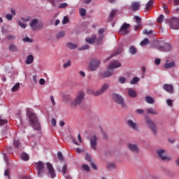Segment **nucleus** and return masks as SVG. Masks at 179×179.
I'll use <instances>...</instances> for the list:
<instances>
[{
  "label": "nucleus",
  "instance_id": "14",
  "mask_svg": "<svg viewBox=\"0 0 179 179\" xmlns=\"http://www.w3.org/2000/svg\"><path fill=\"white\" fill-rule=\"evenodd\" d=\"M158 50L162 52H167V51L171 50V45L170 43H164V45L159 46Z\"/></svg>",
  "mask_w": 179,
  "mask_h": 179
},
{
  "label": "nucleus",
  "instance_id": "15",
  "mask_svg": "<svg viewBox=\"0 0 179 179\" xmlns=\"http://www.w3.org/2000/svg\"><path fill=\"white\" fill-rule=\"evenodd\" d=\"M163 89L165 90V92L170 93V94L174 93V87H173V85L164 84L163 85Z\"/></svg>",
  "mask_w": 179,
  "mask_h": 179
},
{
  "label": "nucleus",
  "instance_id": "61",
  "mask_svg": "<svg viewBox=\"0 0 179 179\" xmlns=\"http://www.w3.org/2000/svg\"><path fill=\"white\" fill-rule=\"evenodd\" d=\"M155 62L156 65H160V63L162 62V61L160 60V59L157 58L155 59Z\"/></svg>",
  "mask_w": 179,
  "mask_h": 179
},
{
  "label": "nucleus",
  "instance_id": "49",
  "mask_svg": "<svg viewBox=\"0 0 179 179\" xmlns=\"http://www.w3.org/2000/svg\"><path fill=\"white\" fill-rule=\"evenodd\" d=\"M59 9H64L65 8H68V3H62L59 6Z\"/></svg>",
  "mask_w": 179,
  "mask_h": 179
},
{
  "label": "nucleus",
  "instance_id": "50",
  "mask_svg": "<svg viewBox=\"0 0 179 179\" xmlns=\"http://www.w3.org/2000/svg\"><path fill=\"white\" fill-rule=\"evenodd\" d=\"M85 160L87 162H92V155L87 153L85 155Z\"/></svg>",
  "mask_w": 179,
  "mask_h": 179
},
{
  "label": "nucleus",
  "instance_id": "11",
  "mask_svg": "<svg viewBox=\"0 0 179 179\" xmlns=\"http://www.w3.org/2000/svg\"><path fill=\"white\" fill-rule=\"evenodd\" d=\"M97 141H99V138L94 135L92 136L90 138V147L93 150H96L97 149Z\"/></svg>",
  "mask_w": 179,
  "mask_h": 179
},
{
  "label": "nucleus",
  "instance_id": "53",
  "mask_svg": "<svg viewBox=\"0 0 179 179\" xmlns=\"http://www.w3.org/2000/svg\"><path fill=\"white\" fill-rule=\"evenodd\" d=\"M166 104H167L169 107H173V100H171V99H167V100H166Z\"/></svg>",
  "mask_w": 179,
  "mask_h": 179
},
{
  "label": "nucleus",
  "instance_id": "29",
  "mask_svg": "<svg viewBox=\"0 0 179 179\" xmlns=\"http://www.w3.org/2000/svg\"><path fill=\"white\" fill-rule=\"evenodd\" d=\"M87 93L88 94H91L92 96H99V91L88 90Z\"/></svg>",
  "mask_w": 179,
  "mask_h": 179
},
{
  "label": "nucleus",
  "instance_id": "56",
  "mask_svg": "<svg viewBox=\"0 0 179 179\" xmlns=\"http://www.w3.org/2000/svg\"><path fill=\"white\" fill-rule=\"evenodd\" d=\"M7 38L8 40H15V38H16V36L15 35L10 34L7 36Z\"/></svg>",
  "mask_w": 179,
  "mask_h": 179
},
{
  "label": "nucleus",
  "instance_id": "55",
  "mask_svg": "<svg viewBox=\"0 0 179 179\" xmlns=\"http://www.w3.org/2000/svg\"><path fill=\"white\" fill-rule=\"evenodd\" d=\"M125 80H127L125 79L124 77H120L118 79L119 83H125Z\"/></svg>",
  "mask_w": 179,
  "mask_h": 179
},
{
  "label": "nucleus",
  "instance_id": "38",
  "mask_svg": "<svg viewBox=\"0 0 179 179\" xmlns=\"http://www.w3.org/2000/svg\"><path fill=\"white\" fill-rule=\"evenodd\" d=\"M17 24H18V26L22 27V29H26V27H27V24H24V23L22 22L21 21H18Z\"/></svg>",
  "mask_w": 179,
  "mask_h": 179
},
{
  "label": "nucleus",
  "instance_id": "2",
  "mask_svg": "<svg viewBox=\"0 0 179 179\" xmlns=\"http://www.w3.org/2000/svg\"><path fill=\"white\" fill-rule=\"evenodd\" d=\"M28 118L29 123L34 129H35L36 131H40V129H41L40 122H38V118L37 117V115H36V114L33 113H29Z\"/></svg>",
  "mask_w": 179,
  "mask_h": 179
},
{
  "label": "nucleus",
  "instance_id": "33",
  "mask_svg": "<svg viewBox=\"0 0 179 179\" xmlns=\"http://www.w3.org/2000/svg\"><path fill=\"white\" fill-rule=\"evenodd\" d=\"M4 176L8 178V179H10V169H7L4 171Z\"/></svg>",
  "mask_w": 179,
  "mask_h": 179
},
{
  "label": "nucleus",
  "instance_id": "47",
  "mask_svg": "<svg viewBox=\"0 0 179 179\" xmlns=\"http://www.w3.org/2000/svg\"><path fill=\"white\" fill-rule=\"evenodd\" d=\"M22 41H24V43H33V39L29 37H26L22 39Z\"/></svg>",
  "mask_w": 179,
  "mask_h": 179
},
{
  "label": "nucleus",
  "instance_id": "5",
  "mask_svg": "<svg viewBox=\"0 0 179 179\" xmlns=\"http://www.w3.org/2000/svg\"><path fill=\"white\" fill-rule=\"evenodd\" d=\"M145 122L148 127H149V128L152 129L154 135H156V134H157V127H156V124H155V122H153V120H150V117L146 116Z\"/></svg>",
  "mask_w": 179,
  "mask_h": 179
},
{
  "label": "nucleus",
  "instance_id": "62",
  "mask_svg": "<svg viewBox=\"0 0 179 179\" xmlns=\"http://www.w3.org/2000/svg\"><path fill=\"white\" fill-rule=\"evenodd\" d=\"M52 125L55 127L57 125V120L55 118H52Z\"/></svg>",
  "mask_w": 179,
  "mask_h": 179
},
{
  "label": "nucleus",
  "instance_id": "23",
  "mask_svg": "<svg viewBox=\"0 0 179 179\" xmlns=\"http://www.w3.org/2000/svg\"><path fill=\"white\" fill-rule=\"evenodd\" d=\"M147 114H152L153 115H157V114H159V111L154 110L152 108H149L146 110Z\"/></svg>",
  "mask_w": 179,
  "mask_h": 179
},
{
  "label": "nucleus",
  "instance_id": "31",
  "mask_svg": "<svg viewBox=\"0 0 179 179\" xmlns=\"http://www.w3.org/2000/svg\"><path fill=\"white\" fill-rule=\"evenodd\" d=\"M13 146L14 148H19V146H20V141L17 138H15L13 141Z\"/></svg>",
  "mask_w": 179,
  "mask_h": 179
},
{
  "label": "nucleus",
  "instance_id": "6",
  "mask_svg": "<svg viewBox=\"0 0 179 179\" xmlns=\"http://www.w3.org/2000/svg\"><path fill=\"white\" fill-rule=\"evenodd\" d=\"M112 97L114 101H115V103H117V104H120L121 107H126L125 103H124V98H122V96H121L120 94H113Z\"/></svg>",
  "mask_w": 179,
  "mask_h": 179
},
{
  "label": "nucleus",
  "instance_id": "26",
  "mask_svg": "<svg viewBox=\"0 0 179 179\" xmlns=\"http://www.w3.org/2000/svg\"><path fill=\"white\" fill-rule=\"evenodd\" d=\"M86 43H88V44H94L96 41V36H94L92 38H87L85 39Z\"/></svg>",
  "mask_w": 179,
  "mask_h": 179
},
{
  "label": "nucleus",
  "instance_id": "63",
  "mask_svg": "<svg viewBox=\"0 0 179 179\" xmlns=\"http://www.w3.org/2000/svg\"><path fill=\"white\" fill-rule=\"evenodd\" d=\"M39 84L40 85H45V80H44V78H41L39 80Z\"/></svg>",
  "mask_w": 179,
  "mask_h": 179
},
{
  "label": "nucleus",
  "instance_id": "30",
  "mask_svg": "<svg viewBox=\"0 0 179 179\" xmlns=\"http://www.w3.org/2000/svg\"><path fill=\"white\" fill-rule=\"evenodd\" d=\"M129 52L132 55H135V54H136V48L131 46L129 49Z\"/></svg>",
  "mask_w": 179,
  "mask_h": 179
},
{
  "label": "nucleus",
  "instance_id": "46",
  "mask_svg": "<svg viewBox=\"0 0 179 179\" xmlns=\"http://www.w3.org/2000/svg\"><path fill=\"white\" fill-rule=\"evenodd\" d=\"M80 16H82L83 17L84 16H86V10L85 8H81L80 9Z\"/></svg>",
  "mask_w": 179,
  "mask_h": 179
},
{
  "label": "nucleus",
  "instance_id": "1",
  "mask_svg": "<svg viewBox=\"0 0 179 179\" xmlns=\"http://www.w3.org/2000/svg\"><path fill=\"white\" fill-rule=\"evenodd\" d=\"M121 63L118 61L115 60L110 63L109 66L108 67V71L101 73V78H110V76H113L114 71L113 69H116V68H120Z\"/></svg>",
  "mask_w": 179,
  "mask_h": 179
},
{
  "label": "nucleus",
  "instance_id": "57",
  "mask_svg": "<svg viewBox=\"0 0 179 179\" xmlns=\"http://www.w3.org/2000/svg\"><path fill=\"white\" fill-rule=\"evenodd\" d=\"M63 66L64 68H68V66H71V60H68L66 63H64Z\"/></svg>",
  "mask_w": 179,
  "mask_h": 179
},
{
  "label": "nucleus",
  "instance_id": "24",
  "mask_svg": "<svg viewBox=\"0 0 179 179\" xmlns=\"http://www.w3.org/2000/svg\"><path fill=\"white\" fill-rule=\"evenodd\" d=\"M33 61H34V57L33 55H30L27 57L26 64L27 65H30V64H33Z\"/></svg>",
  "mask_w": 179,
  "mask_h": 179
},
{
  "label": "nucleus",
  "instance_id": "45",
  "mask_svg": "<svg viewBox=\"0 0 179 179\" xmlns=\"http://www.w3.org/2000/svg\"><path fill=\"white\" fill-rule=\"evenodd\" d=\"M82 169L85 171H90V167H89L87 164H83L82 165Z\"/></svg>",
  "mask_w": 179,
  "mask_h": 179
},
{
  "label": "nucleus",
  "instance_id": "25",
  "mask_svg": "<svg viewBox=\"0 0 179 179\" xmlns=\"http://www.w3.org/2000/svg\"><path fill=\"white\" fill-rule=\"evenodd\" d=\"M145 100L148 104H153V103H155V99L150 96H146Z\"/></svg>",
  "mask_w": 179,
  "mask_h": 179
},
{
  "label": "nucleus",
  "instance_id": "64",
  "mask_svg": "<svg viewBox=\"0 0 179 179\" xmlns=\"http://www.w3.org/2000/svg\"><path fill=\"white\" fill-rule=\"evenodd\" d=\"M53 7H55V0H48Z\"/></svg>",
  "mask_w": 179,
  "mask_h": 179
},
{
  "label": "nucleus",
  "instance_id": "51",
  "mask_svg": "<svg viewBox=\"0 0 179 179\" xmlns=\"http://www.w3.org/2000/svg\"><path fill=\"white\" fill-rule=\"evenodd\" d=\"M8 124V120H3V119H0V125L2 127V125H5Z\"/></svg>",
  "mask_w": 179,
  "mask_h": 179
},
{
  "label": "nucleus",
  "instance_id": "16",
  "mask_svg": "<svg viewBox=\"0 0 179 179\" xmlns=\"http://www.w3.org/2000/svg\"><path fill=\"white\" fill-rule=\"evenodd\" d=\"M130 26L131 25L129 24H123L120 30V34H128V29H129Z\"/></svg>",
  "mask_w": 179,
  "mask_h": 179
},
{
  "label": "nucleus",
  "instance_id": "43",
  "mask_svg": "<svg viewBox=\"0 0 179 179\" xmlns=\"http://www.w3.org/2000/svg\"><path fill=\"white\" fill-rule=\"evenodd\" d=\"M115 15H117V10H113L111 12H110V14L109 15V17L112 20L115 16Z\"/></svg>",
  "mask_w": 179,
  "mask_h": 179
},
{
  "label": "nucleus",
  "instance_id": "39",
  "mask_svg": "<svg viewBox=\"0 0 179 179\" xmlns=\"http://www.w3.org/2000/svg\"><path fill=\"white\" fill-rule=\"evenodd\" d=\"M65 36V31H62L57 34V38H62Z\"/></svg>",
  "mask_w": 179,
  "mask_h": 179
},
{
  "label": "nucleus",
  "instance_id": "18",
  "mask_svg": "<svg viewBox=\"0 0 179 179\" xmlns=\"http://www.w3.org/2000/svg\"><path fill=\"white\" fill-rule=\"evenodd\" d=\"M140 8H141V3L138 1H134L131 3V9L133 12H136V10H139Z\"/></svg>",
  "mask_w": 179,
  "mask_h": 179
},
{
  "label": "nucleus",
  "instance_id": "27",
  "mask_svg": "<svg viewBox=\"0 0 179 179\" xmlns=\"http://www.w3.org/2000/svg\"><path fill=\"white\" fill-rule=\"evenodd\" d=\"M175 66H176V63H174V62H171L170 63H166L164 64V68L166 69H169L170 68H173Z\"/></svg>",
  "mask_w": 179,
  "mask_h": 179
},
{
  "label": "nucleus",
  "instance_id": "9",
  "mask_svg": "<svg viewBox=\"0 0 179 179\" xmlns=\"http://www.w3.org/2000/svg\"><path fill=\"white\" fill-rule=\"evenodd\" d=\"M157 153L161 160L163 162H170L171 158L169 157L166 156V151L164 150H158Z\"/></svg>",
  "mask_w": 179,
  "mask_h": 179
},
{
  "label": "nucleus",
  "instance_id": "8",
  "mask_svg": "<svg viewBox=\"0 0 179 179\" xmlns=\"http://www.w3.org/2000/svg\"><path fill=\"white\" fill-rule=\"evenodd\" d=\"M169 26L171 29L173 30H178L179 29V18L177 17H173L171 19Z\"/></svg>",
  "mask_w": 179,
  "mask_h": 179
},
{
  "label": "nucleus",
  "instance_id": "48",
  "mask_svg": "<svg viewBox=\"0 0 179 179\" xmlns=\"http://www.w3.org/2000/svg\"><path fill=\"white\" fill-rule=\"evenodd\" d=\"M89 48H90L89 45H84L81 46V47L79 48V50H80V51H83V50H89Z\"/></svg>",
  "mask_w": 179,
  "mask_h": 179
},
{
  "label": "nucleus",
  "instance_id": "12",
  "mask_svg": "<svg viewBox=\"0 0 179 179\" xmlns=\"http://www.w3.org/2000/svg\"><path fill=\"white\" fill-rule=\"evenodd\" d=\"M36 170L38 177H43V170H44V163L43 162H38L36 164Z\"/></svg>",
  "mask_w": 179,
  "mask_h": 179
},
{
  "label": "nucleus",
  "instance_id": "34",
  "mask_svg": "<svg viewBox=\"0 0 179 179\" xmlns=\"http://www.w3.org/2000/svg\"><path fill=\"white\" fill-rule=\"evenodd\" d=\"M164 21V15L163 14H161L157 20V23H163Z\"/></svg>",
  "mask_w": 179,
  "mask_h": 179
},
{
  "label": "nucleus",
  "instance_id": "40",
  "mask_svg": "<svg viewBox=\"0 0 179 179\" xmlns=\"http://www.w3.org/2000/svg\"><path fill=\"white\" fill-rule=\"evenodd\" d=\"M149 43V39L148 38H144L143 41H142L140 43V45H147V44Z\"/></svg>",
  "mask_w": 179,
  "mask_h": 179
},
{
  "label": "nucleus",
  "instance_id": "41",
  "mask_svg": "<svg viewBox=\"0 0 179 179\" xmlns=\"http://www.w3.org/2000/svg\"><path fill=\"white\" fill-rule=\"evenodd\" d=\"M138 82H139V78L134 77L130 83L131 85H135L136 83H138Z\"/></svg>",
  "mask_w": 179,
  "mask_h": 179
},
{
  "label": "nucleus",
  "instance_id": "19",
  "mask_svg": "<svg viewBox=\"0 0 179 179\" xmlns=\"http://www.w3.org/2000/svg\"><path fill=\"white\" fill-rule=\"evenodd\" d=\"M127 124L130 128L133 129L134 131H138V124L131 120H127Z\"/></svg>",
  "mask_w": 179,
  "mask_h": 179
},
{
  "label": "nucleus",
  "instance_id": "52",
  "mask_svg": "<svg viewBox=\"0 0 179 179\" xmlns=\"http://www.w3.org/2000/svg\"><path fill=\"white\" fill-rule=\"evenodd\" d=\"M62 23L63 24H66V23H69V18H68V17H64Z\"/></svg>",
  "mask_w": 179,
  "mask_h": 179
},
{
  "label": "nucleus",
  "instance_id": "4",
  "mask_svg": "<svg viewBox=\"0 0 179 179\" xmlns=\"http://www.w3.org/2000/svg\"><path fill=\"white\" fill-rule=\"evenodd\" d=\"M29 25L31 30L34 31L41 30V29H43V24L39 22L38 19L31 20Z\"/></svg>",
  "mask_w": 179,
  "mask_h": 179
},
{
  "label": "nucleus",
  "instance_id": "35",
  "mask_svg": "<svg viewBox=\"0 0 179 179\" xmlns=\"http://www.w3.org/2000/svg\"><path fill=\"white\" fill-rule=\"evenodd\" d=\"M10 51H12L13 52H16L17 51V47L15 45H10L9 47Z\"/></svg>",
  "mask_w": 179,
  "mask_h": 179
},
{
  "label": "nucleus",
  "instance_id": "58",
  "mask_svg": "<svg viewBox=\"0 0 179 179\" xmlns=\"http://www.w3.org/2000/svg\"><path fill=\"white\" fill-rule=\"evenodd\" d=\"M101 41H103V35H99V37L96 39V43H98V44H100Z\"/></svg>",
  "mask_w": 179,
  "mask_h": 179
},
{
  "label": "nucleus",
  "instance_id": "28",
  "mask_svg": "<svg viewBox=\"0 0 179 179\" xmlns=\"http://www.w3.org/2000/svg\"><path fill=\"white\" fill-rule=\"evenodd\" d=\"M19 89H20V83H17L12 87L11 91L13 92H17Z\"/></svg>",
  "mask_w": 179,
  "mask_h": 179
},
{
  "label": "nucleus",
  "instance_id": "13",
  "mask_svg": "<svg viewBox=\"0 0 179 179\" xmlns=\"http://www.w3.org/2000/svg\"><path fill=\"white\" fill-rule=\"evenodd\" d=\"M127 149H129L130 152H134V153H139V147L136 144H134V143L127 144Z\"/></svg>",
  "mask_w": 179,
  "mask_h": 179
},
{
  "label": "nucleus",
  "instance_id": "21",
  "mask_svg": "<svg viewBox=\"0 0 179 179\" xmlns=\"http://www.w3.org/2000/svg\"><path fill=\"white\" fill-rule=\"evenodd\" d=\"M128 96H129V97H131V99H135V97L138 96V94H136V92L132 90V88H129L128 90Z\"/></svg>",
  "mask_w": 179,
  "mask_h": 179
},
{
  "label": "nucleus",
  "instance_id": "20",
  "mask_svg": "<svg viewBox=\"0 0 179 179\" xmlns=\"http://www.w3.org/2000/svg\"><path fill=\"white\" fill-rule=\"evenodd\" d=\"M109 87H110V85L107 83L103 84L101 87V89L98 90V93L99 96H101V94H103V93H104V92H106Z\"/></svg>",
  "mask_w": 179,
  "mask_h": 179
},
{
  "label": "nucleus",
  "instance_id": "3",
  "mask_svg": "<svg viewBox=\"0 0 179 179\" xmlns=\"http://www.w3.org/2000/svg\"><path fill=\"white\" fill-rule=\"evenodd\" d=\"M85 99V92L80 91L76 96V99L71 101V107H76L78 106H80Z\"/></svg>",
  "mask_w": 179,
  "mask_h": 179
},
{
  "label": "nucleus",
  "instance_id": "37",
  "mask_svg": "<svg viewBox=\"0 0 179 179\" xmlns=\"http://www.w3.org/2000/svg\"><path fill=\"white\" fill-rule=\"evenodd\" d=\"M62 171L63 174H66V172L68 171V166H66V164L63 165Z\"/></svg>",
  "mask_w": 179,
  "mask_h": 179
},
{
  "label": "nucleus",
  "instance_id": "32",
  "mask_svg": "<svg viewBox=\"0 0 179 179\" xmlns=\"http://www.w3.org/2000/svg\"><path fill=\"white\" fill-rule=\"evenodd\" d=\"M21 159L22 160H24L25 162H27V160H29V155L23 152L21 154Z\"/></svg>",
  "mask_w": 179,
  "mask_h": 179
},
{
  "label": "nucleus",
  "instance_id": "22",
  "mask_svg": "<svg viewBox=\"0 0 179 179\" xmlns=\"http://www.w3.org/2000/svg\"><path fill=\"white\" fill-rule=\"evenodd\" d=\"M152 6H153V0H150L145 5L144 12H148V10H150Z\"/></svg>",
  "mask_w": 179,
  "mask_h": 179
},
{
  "label": "nucleus",
  "instance_id": "36",
  "mask_svg": "<svg viewBox=\"0 0 179 179\" xmlns=\"http://www.w3.org/2000/svg\"><path fill=\"white\" fill-rule=\"evenodd\" d=\"M67 47L71 50H75L78 46L73 43H67Z\"/></svg>",
  "mask_w": 179,
  "mask_h": 179
},
{
  "label": "nucleus",
  "instance_id": "44",
  "mask_svg": "<svg viewBox=\"0 0 179 179\" xmlns=\"http://www.w3.org/2000/svg\"><path fill=\"white\" fill-rule=\"evenodd\" d=\"M122 52V48L120 46L114 53L113 55H118V54H121Z\"/></svg>",
  "mask_w": 179,
  "mask_h": 179
},
{
  "label": "nucleus",
  "instance_id": "7",
  "mask_svg": "<svg viewBox=\"0 0 179 179\" xmlns=\"http://www.w3.org/2000/svg\"><path fill=\"white\" fill-rule=\"evenodd\" d=\"M46 167L48 170V174L50 176V178H55V177H57V173H55V169H54L52 164L50 162L46 163Z\"/></svg>",
  "mask_w": 179,
  "mask_h": 179
},
{
  "label": "nucleus",
  "instance_id": "54",
  "mask_svg": "<svg viewBox=\"0 0 179 179\" xmlns=\"http://www.w3.org/2000/svg\"><path fill=\"white\" fill-rule=\"evenodd\" d=\"M6 18L7 20H12L13 19V15H12V14H6Z\"/></svg>",
  "mask_w": 179,
  "mask_h": 179
},
{
  "label": "nucleus",
  "instance_id": "17",
  "mask_svg": "<svg viewBox=\"0 0 179 179\" xmlns=\"http://www.w3.org/2000/svg\"><path fill=\"white\" fill-rule=\"evenodd\" d=\"M134 19H135L136 22V25L134 26V30L136 31H138V30H139V27H141V26H142V22H141V17H138V15H135L134 17Z\"/></svg>",
  "mask_w": 179,
  "mask_h": 179
},
{
  "label": "nucleus",
  "instance_id": "42",
  "mask_svg": "<svg viewBox=\"0 0 179 179\" xmlns=\"http://www.w3.org/2000/svg\"><path fill=\"white\" fill-rule=\"evenodd\" d=\"M57 157L61 162H64V155L60 151L57 152Z\"/></svg>",
  "mask_w": 179,
  "mask_h": 179
},
{
  "label": "nucleus",
  "instance_id": "60",
  "mask_svg": "<svg viewBox=\"0 0 179 179\" xmlns=\"http://www.w3.org/2000/svg\"><path fill=\"white\" fill-rule=\"evenodd\" d=\"M143 33V34H152L153 33V31H148V29H144Z\"/></svg>",
  "mask_w": 179,
  "mask_h": 179
},
{
  "label": "nucleus",
  "instance_id": "59",
  "mask_svg": "<svg viewBox=\"0 0 179 179\" xmlns=\"http://www.w3.org/2000/svg\"><path fill=\"white\" fill-rule=\"evenodd\" d=\"M108 169H115V164L110 163L107 165Z\"/></svg>",
  "mask_w": 179,
  "mask_h": 179
},
{
  "label": "nucleus",
  "instance_id": "10",
  "mask_svg": "<svg viewBox=\"0 0 179 179\" xmlns=\"http://www.w3.org/2000/svg\"><path fill=\"white\" fill-rule=\"evenodd\" d=\"M99 66L100 60L94 59L90 62L89 69H90V71H96V69H97V68H99Z\"/></svg>",
  "mask_w": 179,
  "mask_h": 179
}]
</instances>
